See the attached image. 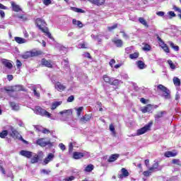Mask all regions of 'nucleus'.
I'll return each instance as SVG.
<instances>
[{"label":"nucleus","mask_w":181,"mask_h":181,"mask_svg":"<svg viewBox=\"0 0 181 181\" xmlns=\"http://www.w3.org/2000/svg\"><path fill=\"white\" fill-rule=\"evenodd\" d=\"M35 23L38 29H40L42 33H45L49 39H53L52 34L49 32V28L46 27L47 26V23H46L44 19L38 18L35 19Z\"/></svg>","instance_id":"1"},{"label":"nucleus","mask_w":181,"mask_h":181,"mask_svg":"<svg viewBox=\"0 0 181 181\" xmlns=\"http://www.w3.org/2000/svg\"><path fill=\"white\" fill-rule=\"evenodd\" d=\"M43 52L42 50L33 49L31 51H27L21 55L22 59H29L30 57H37V56H42Z\"/></svg>","instance_id":"2"},{"label":"nucleus","mask_w":181,"mask_h":181,"mask_svg":"<svg viewBox=\"0 0 181 181\" xmlns=\"http://www.w3.org/2000/svg\"><path fill=\"white\" fill-rule=\"evenodd\" d=\"M103 80L106 84L115 86V87L119 86V83H121V81L119 79H114V78L108 76V74H104L103 76Z\"/></svg>","instance_id":"3"},{"label":"nucleus","mask_w":181,"mask_h":181,"mask_svg":"<svg viewBox=\"0 0 181 181\" xmlns=\"http://www.w3.org/2000/svg\"><path fill=\"white\" fill-rule=\"evenodd\" d=\"M34 112L37 115H40L41 117H46L47 118H52V115L47 110L43 109L40 106H35L34 109Z\"/></svg>","instance_id":"4"},{"label":"nucleus","mask_w":181,"mask_h":181,"mask_svg":"<svg viewBox=\"0 0 181 181\" xmlns=\"http://www.w3.org/2000/svg\"><path fill=\"white\" fill-rule=\"evenodd\" d=\"M6 93L10 95V93H18L19 91H25L23 86L22 85H16L8 87H4Z\"/></svg>","instance_id":"5"},{"label":"nucleus","mask_w":181,"mask_h":181,"mask_svg":"<svg viewBox=\"0 0 181 181\" xmlns=\"http://www.w3.org/2000/svg\"><path fill=\"white\" fill-rule=\"evenodd\" d=\"M153 124V122H149L144 127L139 129L136 132L137 136H139V135H144V134H146V132H148V131H151V127H152Z\"/></svg>","instance_id":"6"},{"label":"nucleus","mask_w":181,"mask_h":181,"mask_svg":"<svg viewBox=\"0 0 181 181\" xmlns=\"http://www.w3.org/2000/svg\"><path fill=\"white\" fill-rule=\"evenodd\" d=\"M10 129L11 131L10 134V136H11V138H13V139H18L19 141H23V142H25V139H23V137H22L19 132L14 129L13 127H11Z\"/></svg>","instance_id":"7"},{"label":"nucleus","mask_w":181,"mask_h":181,"mask_svg":"<svg viewBox=\"0 0 181 181\" xmlns=\"http://www.w3.org/2000/svg\"><path fill=\"white\" fill-rule=\"evenodd\" d=\"M157 88L160 90L162 91L163 93V95L165 97V98H170V90H169V89H168V88H166L165 86L162 85V84H159L157 86Z\"/></svg>","instance_id":"8"},{"label":"nucleus","mask_w":181,"mask_h":181,"mask_svg":"<svg viewBox=\"0 0 181 181\" xmlns=\"http://www.w3.org/2000/svg\"><path fill=\"white\" fill-rule=\"evenodd\" d=\"M36 144L37 145H39V146H41L42 148H45V146H47V145H49L50 148L53 146V143H52L50 141H45V138L38 139L36 141Z\"/></svg>","instance_id":"9"},{"label":"nucleus","mask_w":181,"mask_h":181,"mask_svg":"<svg viewBox=\"0 0 181 181\" xmlns=\"http://www.w3.org/2000/svg\"><path fill=\"white\" fill-rule=\"evenodd\" d=\"M157 36V40L159 42V46L163 49V50L165 53H170V49H169V47H168V45L163 42V40L159 37L158 35H156Z\"/></svg>","instance_id":"10"},{"label":"nucleus","mask_w":181,"mask_h":181,"mask_svg":"<svg viewBox=\"0 0 181 181\" xmlns=\"http://www.w3.org/2000/svg\"><path fill=\"white\" fill-rule=\"evenodd\" d=\"M41 64L45 67H47L48 69H53V64H52V61L50 59H46L45 58H42L41 59Z\"/></svg>","instance_id":"11"},{"label":"nucleus","mask_w":181,"mask_h":181,"mask_svg":"<svg viewBox=\"0 0 181 181\" xmlns=\"http://www.w3.org/2000/svg\"><path fill=\"white\" fill-rule=\"evenodd\" d=\"M88 2L95 6H104L105 5V0H88Z\"/></svg>","instance_id":"12"},{"label":"nucleus","mask_w":181,"mask_h":181,"mask_svg":"<svg viewBox=\"0 0 181 181\" xmlns=\"http://www.w3.org/2000/svg\"><path fill=\"white\" fill-rule=\"evenodd\" d=\"M122 174H119L117 175V177L119 179H124V177H128L129 176V173L128 172V170L125 168H122L121 169Z\"/></svg>","instance_id":"13"},{"label":"nucleus","mask_w":181,"mask_h":181,"mask_svg":"<svg viewBox=\"0 0 181 181\" xmlns=\"http://www.w3.org/2000/svg\"><path fill=\"white\" fill-rule=\"evenodd\" d=\"M91 117H93L91 114H86L80 119V122H81V124H86L91 119Z\"/></svg>","instance_id":"14"},{"label":"nucleus","mask_w":181,"mask_h":181,"mask_svg":"<svg viewBox=\"0 0 181 181\" xmlns=\"http://www.w3.org/2000/svg\"><path fill=\"white\" fill-rule=\"evenodd\" d=\"M1 64H3V66H5V67L8 69L9 70H11L12 67H13V65L12 64V63H11V62H9V60L6 59H1Z\"/></svg>","instance_id":"15"},{"label":"nucleus","mask_w":181,"mask_h":181,"mask_svg":"<svg viewBox=\"0 0 181 181\" xmlns=\"http://www.w3.org/2000/svg\"><path fill=\"white\" fill-rule=\"evenodd\" d=\"M20 155H21V156L27 158L28 159H30V158H32L33 155V153H32V151L22 150L21 151H20Z\"/></svg>","instance_id":"16"},{"label":"nucleus","mask_w":181,"mask_h":181,"mask_svg":"<svg viewBox=\"0 0 181 181\" xmlns=\"http://www.w3.org/2000/svg\"><path fill=\"white\" fill-rule=\"evenodd\" d=\"M55 88H56V90H57V91H59V92L64 91V90H66V86H64L62 83L57 81L55 83Z\"/></svg>","instance_id":"17"},{"label":"nucleus","mask_w":181,"mask_h":181,"mask_svg":"<svg viewBox=\"0 0 181 181\" xmlns=\"http://www.w3.org/2000/svg\"><path fill=\"white\" fill-rule=\"evenodd\" d=\"M165 158H175V156H177V152L176 150H173V151H166L164 153Z\"/></svg>","instance_id":"18"},{"label":"nucleus","mask_w":181,"mask_h":181,"mask_svg":"<svg viewBox=\"0 0 181 181\" xmlns=\"http://www.w3.org/2000/svg\"><path fill=\"white\" fill-rule=\"evenodd\" d=\"M54 159V154L50 153L48 154V156L44 159V163L45 165H47L51 160H53Z\"/></svg>","instance_id":"19"},{"label":"nucleus","mask_w":181,"mask_h":181,"mask_svg":"<svg viewBox=\"0 0 181 181\" xmlns=\"http://www.w3.org/2000/svg\"><path fill=\"white\" fill-rule=\"evenodd\" d=\"M118 158H119V154H118V153L112 154L109 157L107 162H109V163L115 162V160H117V159H118Z\"/></svg>","instance_id":"20"},{"label":"nucleus","mask_w":181,"mask_h":181,"mask_svg":"<svg viewBox=\"0 0 181 181\" xmlns=\"http://www.w3.org/2000/svg\"><path fill=\"white\" fill-rule=\"evenodd\" d=\"M74 159H81V158H84V153L75 151L73 153Z\"/></svg>","instance_id":"21"},{"label":"nucleus","mask_w":181,"mask_h":181,"mask_svg":"<svg viewBox=\"0 0 181 181\" xmlns=\"http://www.w3.org/2000/svg\"><path fill=\"white\" fill-rule=\"evenodd\" d=\"M11 5L13 12H19L21 11V7L15 1H11Z\"/></svg>","instance_id":"22"},{"label":"nucleus","mask_w":181,"mask_h":181,"mask_svg":"<svg viewBox=\"0 0 181 181\" xmlns=\"http://www.w3.org/2000/svg\"><path fill=\"white\" fill-rule=\"evenodd\" d=\"M143 45L142 50H144V52H151V50H152V47L149 44L143 42Z\"/></svg>","instance_id":"23"},{"label":"nucleus","mask_w":181,"mask_h":181,"mask_svg":"<svg viewBox=\"0 0 181 181\" xmlns=\"http://www.w3.org/2000/svg\"><path fill=\"white\" fill-rule=\"evenodd\" d=\"M141 111L144 114L146 112H151V111H152V105L148 104L141 110Z\"/></svg>","instance_id":"24"},{"label":"nucleus","mask_w":181,"mask_h":181,"mask_svg":"<svg viewBox=\"0 0 181 181\" xmlns=\"http://www.w3.org/2000/svg\"><path fill=\"white\" fill-rule=\"evenodd\" d=\"M14 40L16 42V43H18V45L26 43V40L21 37H15Z\"/></svg>","instance_id":"25"},{"label":"nucleus","mask_w":181,"mask_h":181,"mask_svg":"<svg viewBox=\"0 0 181 181\" xmlns=\"http://www.w3.org/2000/svg\"><path fill=\"white\" fill-rule=\"evenodd\" d=\"M59 114L61 115H63V114H66L68 117H70L73 115V110L71 109L69 110H64L63 111L59 112Z\"/></svg>","instance_id":"26"},{"label":"nucleus","mask_w":181,"mask_h":181,"mask_svg":"<svg viewBox=\"0 0 181 181\" xmlns=\"http://www.w3.org/2000/svg\"><path fill=\"white\" fill-rule=\"evenodd\" d=\"M9 105H10V107H12V110H13L14 111L19 110V105H18L16 103H15V102H10L9 103Z\"/></svg>","instance_id":"27"},{"label":"nucleus","mask_w":181,"mask_h":181,"mask_svg":"<svg viewBox=\"0 0 181 181\" xmlns=\"http://www.w3.org/2000/svg\"><path fill=\"white\" fill-rule=\"evenodd\" d=\"M136 65L140 70H144V69L146 66V65H145V63L141 60L136 62Z\"/></svg>","instance_id":"28"},{"label":"nucleus","mask_w":181,"mask_h":181,"mask_svg":"<svg viewBox=\"0 0 181 181\" xmlns=\"http://www.w3.org/2000/svg\"><path fill=\"white\" fill-rule=\"evenodd\" d=\"M93 170H94V165L93 164L88 165L84 169V172H87L88 173L93 172Z\"/></svg>","instance_id":"29"},{"label":"nucleus","mask_w":181,"mask_h":181,"mask_svg":"<svg viewBox=\"0 0 181 181\" xmlns=\"http://www.w3.org/2000/svg\"><path fill=\"white\" fill-rule=\"evenodd\" d=\"M112 42L117 46V47H122V40H113Z\"/></svg>","instance_id":"30"},{"label":"nucleus","mask_w":181,"mask_h":181,"mask_svg":"<svg viewBox=\"0 0 181 181\" xmlns=\"http://www.w3.org/2000/svg\"><path fill=\"white\" fill-rule=\"evenodd\" d=\"M71 11L76 12L77 13H86V11L78 8L77 7H71Z\"/></svg>","instance_id":"31"},{"label":"nucleus","mask_w":181,"mask_h":181,"mask_svg":"<svg viewBox=\"0 0 181 181\" xmlns=\"http://www.w3.org/2000/svg\"><path fill=\"white\" fill-rule=\"evenodd\" d=\"M139 22L146 28H149V25H148V23L146 22V20H145V18L142 17L139 18Z\"/></svg>","instance_id":"32"},{"label":"nucleus","mask_w":181,"mask_h":181,"mask_svg":"<svg viewBox=\"0 0 181 181\" xmlns=\"http://www.w3.org/2000/svg\"><path fill=\"white\" fill-rule=\"evenodd\" d=\"M155 163L153 164L152 167L149 168L148 170L150 172H153L154 169H158L159 168V162L154 161Z\"/></svg>","instance_id":"33"},{"label":"nucleus","mask_w":181,"mask_h":181,"mask_svg":"<svg viewBox=\"0 0 181 181\" xmlns=\"http://www.w3.org/2000/svg\"><path fill=\"white\" fill-rule=\"evenodd\" d=\"M59 105H62V101L52 103L51 110L54 111V110H56Z\"/></svg>","instance_id":"34"},{"label":"nucleus","mask_w":181,"mask_h":181,"mask_svg":"<svg viewBox=\"0 0 181 181\" xmlns=\"http://www.w3.org/2000/svg\"><path fill=\"white\" fill-rule=\"evenodd\" d=\"M166 114V111H161L155 115L156 119H159V118H162L163 115Z\"/></svg>","instance_id":"35"},{"label":"nucleus","mask_w":181,"mask_h":181,"mask_svg":"<svg viewBox=\"0 0 181 181\" xmlns=\"http://www.w3.org/2000/svg\"><path fill=\"white\" fill-rule=\"evenodd\" d=\"M6 136H8V130H3L1 132H0V138L4 139V138H6Z\"/></svg>","instance_id":"36"},{"label":"nucleus","mask_w":181,"mask_h":181,"mask_svg":"<svg viewBox=\"0 0 181 181\" xmlns=\"http://www.w3.org/2000/svg\"><path fill=\"white\" fill-rule=\"evenodd\" d=\"M37 162H39V156L36 154L31 158V163H37Z\"/></svg>","instance_id":"37"},{"label":"nucleus","mask_w":181,"mask_h":181,"mask_svg":"<svg viewBox=\"0 0 181 181\" xmlns=\"http://www.w3.org/2000/svg\"><path fill=\"white\" fill-rule=\"evenodd\" d=\"M139 57V52H134L133 54H129V59H138Z\"/></svg>","instance_id":"38"},{"label":"nucleus","mask_w":181,"mask_h":181,"mask_svg":"<svg viewBox=\"0 0 181 181\" xmlns=\"http://www.w3.org/2000/svg\"><path fill=\"white\" fill-rule=\"evenodd\" d=\"M173 83L175 86H177L179 87L180 86V79H179V78H177V77H174L173 78Z\"/></svg>","instance_id":"39"},{"label":"nucleus","mask_w":181,"mask_h":181,"mask_svg":"<svg viewBox=\"0 0 181 181\" xmlns=\"http://www.w3.org/2000/svg\"><path fill=\"white\" fill-rule=\"evenodd\" d=\"M167 62H168V64H169L170 68L172 70H175V69H176V65H175V64H173V62L172 60L168 59Z\"/></svg>","instance_id":"40"},{"label":"nucleus","mask_w":181,"mask_h":181,"mask_svg":"<svg viewBox=\"0 0 181 181\" xmlns=\"http://www.w3.org/2000/svg\"><path fill=\"white\" fill-rule=\"evenodd\" d=\"M170 47L174 49V50H175V52H179V46L175 45V43H173V42H170Z\"/></svg>","instance_id":"41"},{"label":"nucleus","mask_w":181,"mask_h":181,"mask_svg":"<svg viewBox=\"0 0 181 181\" xmlns=\"http://www.w3.org/2000/svg\"><path fill=\"white\" fill-rule=\"evenodd\" d=\"M172 163L173 165H177V166H181V161L179 159H173Z\"/></svg>","instance_id":"42"},{"label":"nucleus","mask_w":181,"mask_h":181,"mask_svg":"<svg viewBox=\"0 0 181 181\" xmlns=\"http://www.w3.org/2000/svg\"><path fill=\"white\" fill-rule=\"evenodd\" d=\"M109 128H110V131H111L113 135H116L117 133L115 132V127H114V124H110Z\"/></svg>","instance_id":"43"},{"label":"nucleus","mask_w":181,"mask_h":181,"mask_svg":"<svg viewBox=\"0 0 181 181\" xmlns=\"http://www.w3.org/2000/svg\"><path fill=\"white\" fill-rule=\"evenodd\" d=\"M118 28V23L114 24L112 26L107 27V30L109 32H112V30H114V29H117Z\"/></svg>","instance_id":"44"},{"label":"nucleus","mask_w":181,"mask_h":181,"mask_svg":"<svg viewBox=\"0 0 181 181\" xmlns=\"http://www.w3.org/2000/svg\"><path fill=\"white\" fill-rule=\"evenodd\" d=\"M81 112H83V107H79L76 110V115H77V117H81Z\"/></svg>","instance_id":"45"},{"label":"nucleus","mask_w":181,"mask_h":181,"mask_svg":"<svg viewBox=\"0 0 181 181\" xmlns=\"http://www.w3.org/2000/svg\"><path fill=\"white\" fill-rule=\"evenodd\" d=\"M74 179H76V177L71 175L70 177H65L63 180L64 181H73V180H74Z\"/></svg>","instance_id":"46"},{"label":"nucleus","mask_w":181,"mask_h":181,"mask_svg":"<svg viewBox=\"0 0 181 181\" xmlns=\"http://www.w3.org/2000/svg\"><path fill=\"white\" fill-rule=\"evenodd\" d=\"M33 90L34 93V95H35V97H40V93L37 92L36 87H34Z\"/></svg>","instance_id":"47"},{"label":"nucleus","mask_w":181,"mask_h":181,"mask_svg":"<svg viewBox=\"0 0 181 181\" xmlns=\"http://www.w3.org/2000/svg\"><path fill=\"white\" fill-rule=\"evenodd\" d=\"M168 14L169 16H170V19H172V18L176 17V13H175V12H173V11H169V12L168 13Z\"/></svg>","instance_id":"48"},{"label":"nucleus","mask_w":181,"mask_h":181,"mask_svg":"<svg viewBox=\"0 0 181 181\" xmlns=\"http://www.w3.org/2000/svg\"><path fill=\"white\" fill-rule=\"evenodd\" d=\"M42 2L44 4V5H45L46 6H47L52 4L51 0H42Z\"/></svg>","instance_id":"49"},{"label":"nucleus","mask_w":181,"mask_h":181,"mask_svg":"<svg viewBox=\"0 0 181 181\" xmlns=\"http://www.w3.org/2000/svg\"><path fill=\"white\" fill-rule=\"evenodd\" d=\"M42 133L47 135V134H50V130H49V129L44 128L42 130Z\"/></svg>","instance_id":"50"},{"label":"nucleus","mask_w":181,"mask_h":181,"mask_svg":"<svg viewBox=\"0 0 181 181\" xmlns=\"http://www.w3.org/2000/svg\"><path fill=\"white\" fill-rule=\"evenodd\" d=\"M74 101V95H71L67 98V103H73Z\"/></svg>","instance_id":"51"},{"label":"nucleus","mask_w":181,"mask_h":181,"mask_svg":"<svg viewBox=\"0 0 181 181\" xmlns=\"http://www.w3.org/2000/svg\"><path fill=\"white\" fill-rule=\"evenodd\" d=\"M16 66L18 69H21V67H22V62H21V60H16Z\"/></svg>","instance_id":"52"},{"label":"nucleus","mask_w":181,"mask_h":181,"mask_svg":"<svg viewBox=\"0 0 181 181\" xmlns=\"http://www.w3.org/2000/svg\"><path fill=\"white\" fill-rule=\"evenodd\" d=\"M173 9H174V11H175V12H179V13H181V9L180 8L176 6H173Z\"/></svg>","instance_id":"53"},{"label":"nucleus","mask_w":181,"mask_h":181,"mask_svg":"<svg viewBox=\"0 0 181 181\" xmlns=\"http://www.w3.org/2000/svg\"><path fill=\"white\" fill-rule=\"evenodd\" d=\"M151 173H152V171H144L143 173L144 176H146L148 177V176H151Z\"/></svg>","instance_id":"54"},{"label":"nucleus","mask_w":181,"mask_h":181,"mask_svg":"<svg viewBox=\"0 0 181 181\" xmlns=\"http://www.w3.org/2000/svg\"><path fill=\"white\" fill-rule=\"evenodd\" d=\"M59 147L60 148L61 150H62V151H66V146H64V145L63 144V143H60V144H59Z\"/></svg>","instance_id":"55"},{"label":"nucleus","mask_w":181,"mask_h":181,"mask_svg":"<svg viewBox=\"0 0 181 181\" xmlns=\"http://www.w3.org/2000/svg\"><path fill=\"white\" fill-rule=\"evenodd\" d=\"M110 67H114V64H115V59H112L109 62Z\"/></svg>","instance_id":"56"},{"label":"nucleus","mask_w":181,"mask_h":181,"mask_svg":"<svg viewBox=\"0 0 181 181\" xmlns=\"http://www.w3.org/2000/svg\"><path fill=\"white\" fill-rule=\"evenodd\" d=\"M156 15H158V16H165V12L158 11V12L156 13Z\"/></svg>","instance_id":"57"},{"label":"nucleus","mask_w":181,"mask_h":181,"mask_svg":"<svg viewBox=\"0 0 181 181\" xmlns=\"http://www.w3.org/2000/svg\"><path fill=\"white\" fill-rule=\"evenodd\" d=\"M76 26H78V28H83V23H81V21H78Z\"/></svg>","instance_id":"58"},{"label":"nucleus","mask_w":181,"mask_h":181,"mask_svg":"<svg viewBox=\"0 0 181 181\" xmlns=\"http://www.w3.org/2000/svg\"><path fill=\"white\" fill-rule=\"evenodd\" d=\"M69 152H72L73 151V143H70L69 144Z\"/></svg>","instance_id":"59"},{"label":"nucleus","mask_w":181,"mask_h":181,"mask_svg":"<svg viewBox=\"0 0 181 181\" xmlns=\"http://www.w3.org/2000/svg\"><path fill=\"white\" fill-rule=\"evenodd\" d=\"M0 16L1 18H5V11L0 10Z\"/></svg>","instance_id":"60"},{"label":"nucleus","mask_w":181,"mask_h":181,"mask_svg":"<svg viewBox=\"0 0 181 181\" xmlns=\"http://www.w3.org/2000/svg\"><path fill=\"white\" fill-rule=\"evenodd\" d=\"M42 173H44L45 175H49L50 173V171L43 169L42 170Z\"/></svg>","instance_id":"61"},{"label":"nucleus","mask_w":181,"mask_h":181,"mask_svg":"<svg viewBox=\"0 0 181 181\" xmlns=\"http://www.w3.org/2000/svg\"><path fill=\"white\" fill-rule=\"evenodd\" d=\"M0 9L6 10V9H8V7L5 6L4 4L0 3Z\"/></svg>","instance_id":"62"},{"label":"nucleus","mask_w":181,"mask_h":181,"mask_svg":"<svg viewBox=\"0 0 181 181\" xmlns=\"http://www.w3.org/2000/svg\"><path fill=\"white\" fill-rule=\"evenodd\" d=\"M141 103H142V104H146V99H145L144 98H141L140 99Z\"/></svg>","instance_id":"63"},{"label":"nucleus","mask_w":181,"mask_h":181,"mask_svg":"<svg viewBox=\"0 0 181 181\" xmlns=\"http://www.w3.org/2000/svg\"><path fill=\"white\" fill-rule=\"evenodd\" d=\"M78 21H77L76 18H74L72 20V23H73V25H77V23H78Z\"/></svg>","instance_id":"64"}]
</instances>
